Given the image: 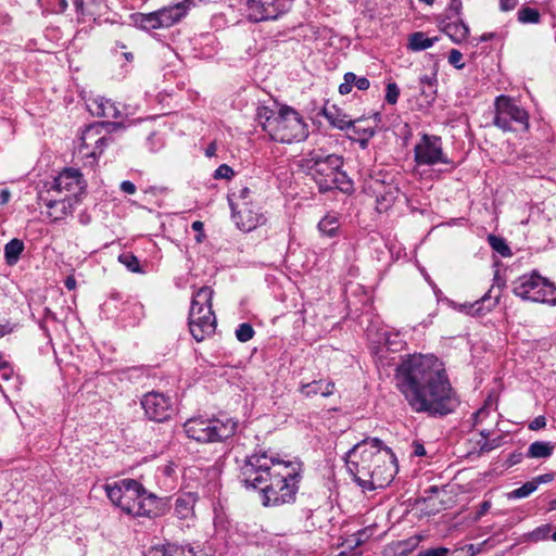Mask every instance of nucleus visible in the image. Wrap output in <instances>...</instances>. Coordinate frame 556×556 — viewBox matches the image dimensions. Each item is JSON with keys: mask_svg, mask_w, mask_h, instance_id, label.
<instances>
[{"mask_svg": "<svg viewBox=\"0 0 556 556\" xmlns=\"http://www.w3.org/2000/svg\"><path fill=\"white\" fill-rule=\"evenodd\" d=\"M443 31L455 43L465 41L469 36V27L464 23L463 20L445 23L443 26Z\"/></svg>", "mask_w": 556, "mask_h": 556, "instance_id": "cd10ccee", "label": "nucleus"}, {"mask_svg": "<svg viewBox=\"0 0 556 556\" xmlns=\"http://www.w3.org/2000/svg\"><path fill=\"white\" fill-rule=\"evenodd\" d=\"M99 143H94L93 147L90 148L89 152H86L85 154L87 156L97 159L100 157V155L104 152L105 148L113 141L112 136L106 135L103 132V135L100 137Z\"/></svg>", "mask_w": 556, "mask_h": 556, "instance_id": "a19ab883", "label": "nucleus"}, {"mask_svg": "<svg viewBox=\"0 0 556 556\" xmlns=\"http://www.w3.org/2000/svg\"><path fill=\"white\" fill-rule=\"evenodd\" d=\"M197 502V497L193 493H186L175 501V515L179 519H188L193 515L194 504Z\"/></svg>", "mask_w": 556, "mask_h": 556, "instance_id": "a878e982", "label": "nucleus"}, {"mask_svg": "<svg viewBox=\"0 0 556 556\" xmlns=\"http://www.w3.org/2000/svg\"><path fill=\"white\" fill-rule=\"evenodd\" d=\"M382 447V441L372 438L355 444L345 456L348 471L354 481L365 490L367 481L372 478V468Z\"/></svg>", "mask_w": 556, "mask_h": 556, "instance_id": "423d86ee", "label": "nucleus"}, {"mask_svg": "<svg viewBox=\"0 0 556 556\" xmlns=\"http://www.w3.org/2000/svg\"><path fill=\"white\" fill-rule=\"evenodd\" d=\"M192 0H184L174 5L164 7L155 11L162 28H167L178 23L188 12Z\"/></svg>", "mask_w": 556, "mask_h": 556, "instance_id": "a211bd4d", "label": "nucleus"}, {"mask_svg": "<svg viewBox=\"0 0 556 556\" xmlns=\"http://www.w3.org/2000/svg\"><path fill=\"white\" fill-rule=\"evenodd\" d=\"M52 5V11L56 14L65 12L67 9V0H48Z\"/></svg>", "mask_w": 556, "mask_h": 556, "instance_id": "864d4df0", "label": "nucleus"}, {"mask_svg": "<svg viewBox=\"0 0 556 556\" xmlns=\"http://www.w3.org/2000/svg\"><path fill=\"white\" fill-rule=\"evenodd\" d=\"M521 457H522L521 453H518V454L513 453L509 455L507 463L509 466L516 465L521 460Z\"/></svg>", "mask_w": 556, "mask_h": 556, "instance_id": "338daca9", "label": "nucleus"}, {"mask_svg": "<svg viewBox=\"0 0 556 556\" xmlns=\"http://www.w3.org/2000/svg\"><path fill=\"white\" fill-rule=\"evenodd\" d=\"M493 124L504 131L528 130L529 114L514 98L501 94L494 101Z\"/></svg>", "mask_w": 556, "mask_h": 556, "instance_id": "1a4fd4ad", "label": "nucleus"}, {"mask_svg": "<svg viewBox=\"0 0 556 556\" xmlns=\"http://www.w3.org/2000/svg\"><path fill=\"white\" fill-rule=\"evenodd\" d=\"M546 426V419L544 416H538L535 417L530 424L529 429L530 430H540L543 429Z\"/></svg>", "mask_w": 556, "mask_h": 556, "instance_id": "5fc2aeb1", "label": "nucleus"}, {"mask_svg": "<svg viewBox=\"0 0 556 556\" xmlns=\"http://www.w3.org/2000/svg\"><path fill=\"white\" fill-rule=\"evenodd\" d=\"M334 389V382L331 380H314L312 382L302 383L300 392L306 397H312L317 394L328 397L333 394Z\"/></svg>", "mask_w": 556, "mask_h": 556, "instance_id": "393cba45", "label": "nucleus"}, {"mask_svg": "<svg viewBox=\"0 0 556 556\" xmlns=\"http://www.w3.org/2000/svg\"><path fill=\"white\" fill-rule=\"evenodd\" d=\"M498 444H492L489 440H485L482 444H480L481 452H490L496 448Z\"/></svg>", "mask_w": 556, "mask_h": 556, "instance_id": "69168bd1", "label": "nucleus"}, {"mask_svg": "<svg viewBox=\"0 0 556 556\" xmlns=\"http://www.w3.org/2000/svg\"><path fill=\"white\" fill-rule=\"evenodd\" d=\"M126 485L127 486H123V497L117 507L127 515L132 516V506L134 508L137 506V502H139L143 486L135 479H127Z\"/></svg>", "mask_w": 556, "mask_h": 556, "instance_id": "aec40b11", "label": "nucleus"}, {"mask_svg": "<svg viewBox=\"0 0 556 556\" xmlns=\"http://www.w3.org/2000/svg\"><path fill=\"white\" fill-rule=\"evenodd\" d=\"M462 0H451L447 8L446 18L452 20L453 17L459 16L462 13Z\"/></svg>", "mask_w": 556, "mask_h": 556, "instance_id": "3c124183", "label": "nucleus"}, {"mask_svg": "<svg viewBox=\"0 0 556 556\" xmlns=\"http://www.w3.org/2000/svg\"><path fill=\"white\" fill-rule=\"evenodd\" d=\"M494 286H492L486 293L475 302H465L456 306L457 311L472 317L484 316L490 313L500 302L501 290L498 289L495 294Z\"/></svg>", "mask_w": 556, "mask_h": 556, "instance_id": "dca6fc26", "label": "nucleus"}, {"mask_svg": "<svg viewBox=\"0 0 556 556\" xmlns=\"http://www.w3.org/2000/svg\"><path fill=\"white\" fill-rule=\"evenodd\" d=\"M513 293L523 301L556 305V287L536 271L517 278L513 282Z\"/></svg>", "mask_w": 556, "mask_h": 556, "instance_id": "6e6552de", "label": "nucleus"}, {"mask_svg": "<svg viewBox=\"0 0 556 556\" xmlns=\"http://www.w3.org/2000/svg\"><path fill=\"white\" fill-rule=\"evenodd\" d=\"M303 166L308 170L318 190L321 193L338 189L349 192L352 182L342 170L343 159L337 154H325L321 151H312L303 159Z\"/></svg>", "mask_w": 556, "mask_h": 556, "instance_id": "7ed1b4c3", "label": "nucleus"}, {"mask_svg": "<svg viewBox=\"0 0 556 556\" xmlns=\"http://www.w3.org/2000/svg\"><path fill=\"white\" fill-rule=\"evenodd\" d=\"M235 176V170L227 164L219 165L214 174L213 177L215 179H231Z\"/></svg>", "mask_w": 556, "mask_h": 556, "instance_id": "a18cd8bd", "label": "nucleus"}, {"mask_svg": "<svg viewBox=\"0 0 556 556\" xmlns=\"http://www.w3.org/2000/svg\"><path fill=\"white\" fill-rule=\"evenodd\" d=\"M395 386L415 413L444 417L460 404L444 364L434 355L414 354L395 368Z\"/></svg>", "mask_w": 556, "mask_h": 556, "instance_id": "f257e3e1", "label": "nucleus"}, {"mask_svg": "<svg viewBox=\"0 0 556 556\" xmlns=\"http://www.w3.org/2000/svg\"><path fill=\"white\" fill-rule=\"evenodd\" d=\"M361 121H358L356 123V127L359 129V132H355L356 135H359L361 138L358 139L359 142H361V146L362 147H366L367 146V142L370 138H372L376 134L375 129L374 128H370V127H367V128H362L358 123Z\"/></svg>", "mask_w": 556, "mask_h": 556, "instance_id": "09e8293b", "label": "nucleus"}, {"mask_svg": "<svg viewBox=\"0 0 556 556\" xmlns=\"http://www.w3.org/2000/svg\"><path fill=\"white\" fill-rule=\"evenodd\" d=\"M164 513V503L162 498L153 493H149L144 488L140 495L137 506L132 507L134 517L155 518Z\"/></svg>", "mask_w": 556, "mask_h": 556, "instance_id": "f3484780", "label": "nucleus"}, {"mask_svg": "<svg viewBox=\"0 0 556 556\" xmlns=\"http://www.w3.org/2000/svg\"><path fill=\"white\" fill-rule=\"evenodd\" d=\"M437 40V37L430 38L422 31H416L409 36L407 49L415 52L422 51L432 47Z\"/></svg>", "mask_w": 556, "mask_h": 556, "instance_id": "c756f323", "label": "nucleus"}, {"mask_svg": "<svg viewBox=\"0 0 556 556\" xmlns=\"http://www.w3.org/2000/svg\"><path fill=\"white\" fill-rule=\"evenodd\" d=\"M463 54L459 50L452 49L448 54V63L457 70L465 67V63L462 62Z\"/></svg>", "mask_w": 556, "mask_h": 556, "instance_id": "8fccbe9b", "label": "nucleus"}, {"mask_svg": "<svg viewBox=\"0 0 556 556\" xmlns=\"http://www.w3.org/2000/svg\"><path fill=\"white\" fill-rule=\"evenodd\" d=\"M413 453L415 456H425L426 455V448L424 444L419 441L413 442Z\"/></svg>", "mask_w": 556, "mask_h": 556, "instance_id": "680f3d73", "label": "nucleus"}, {"mask_svg": "<svg viewBox=\"0 0 556 556\" xmlns=\"http://www.w3.org/2000/svg\"><path fill=\"white\" fill-rule=\"evenodd\" d=\"M277 112L267 105H260L256 109L255 119L262 126V129L269 134V127L276 122Z\"/></svg>", "mask_w": 556, "mask_h": 556, "instance_id": "473e14b6", "label": "nucleus"}, {"mask_svg": "<svg viewBox=\"0 0 556 556\" xmlns=\"http://www.w3.org/2000/svg\"><path fill=\"white\" fill-rule=\"evenodd\" d=\"M268 136L281 143L303 141L308 136L307 125L296 110L283 104L277 111L276 122L269 127Z\"/></svg>", "mask_w": 556, "mask_h": 556, "instance_id": "0eeeda50", "label": "nucleus"}, {"mask_svg": "<svg viewBox=\"0 0 556 556\" xmlns=\"http://www.w3.org/2000/svg\"><path fill=\"white\" fill-rule=\"evenodd\" d=\"M517 0H500V9L503 12H508L514 10L517 7Z\"/></svg>", "mask_w": 556, "mask_h": 556, "instance_id": "4d7b16f0", "label": "nucleus"}, {"mask_svg": "<svg viewBox=\"0 0 556 556\" xmlns=\"http://www.w3.org/2000/svg\"><path fill=\"white\" fill-rule=\"evenodd\" d=\"M86 189V181L78 169H63L52 182L50 190L56 192H66L65 197L77 200V195L81 194Z\"/></svg>", "mask_w": 556, "mask_h": 556, "instance_id": "2eb2a0df", "label": "nucleus"}, {"mask_svg": "<svg viewBox=\"0 0 556 556\" xmlns=\"http://www.w3.org/2000/svg\"><path fill=\"white\" fill-rule=\"evenodd\" d=\"M400 97V88L396 83L390 81L386 87V102L388 104H396Z\"/></svg>", "mask_w": 556, "mask_h": 556, "instance_id": "c03bdc74", "label": "nucleus"}, {"mask_svg": "<svg viewBox=\"0 0 556 556\" xmlns=\"http://www.w3.org/2000/svg\"><path fill=\"white\" fill-rule=\"evenodd\" d=\"M121 190L124 192V193H127V194H134L137 190L136 186L134 182L129 181V180H124L122 184H121Z\"/></svg>", "mask_w": 556, "mask_h": 556, "instance_id": "bf43d9fd", "label": "nucleus"}, {"mask_svg": "<svg viewBox=\"0 0 556 556\" xmlns=\"http://www.w3.org/2000/svg\"><path fill=\"white\" fill-rule=\"evenodd\" d=\"M25 249L24 242L17 238L10 240L4 245V257L8 265H15Z\"/></svg>", "mask_w": 556, "mask_h": 556, "instance_id": "7c9ffc66", "label": "nucleus"}, {"mask_svg": "<svg viewBox=\"0 0 556 556\" xmlns=\"http://www.w3.org/2000/svg\"><path fill=\"white\" fill-rule=\"evenodd\" d=\"M118 124L116 123H109V122H97L93 124L88 125L81 136V146L80 151L89 150L91 147H93L94 143H99L101 140L100 137L103 135V132H109V128H115Z\"/></svg>", "mask_w": 556, "mask_h": 556, "instance_id": "6ab92c4d", "label": "nucleus"}, {"mask_svg": "<svg viewBox=\"0 0 556 556\" xmlns=\"http://www.w3.org/2000/svg\"><path fill=\"white\" fill-rule=\"evenodd\" d=\"M238 420L229 417L189 418L184 424L185 433L189 439L200 443L223 442L235 435Z\"/></svg>", "mask_w": 556, "mask_h": 556, "instance_id": "20e7f679", "label": "nucleus"}, {"mask_svg": "<svg viewBox=\"0 0 556 556\" xmlns=\"http://www.w3.org/2000/svg\"><path fill=\"white\" fill-rule=\"evenodd\" d=\"M451 551L444 546L431 547L420 551L417 556H448Z\"/></svg>", "mask_w": 556, "mask_h": 556, "instance_id": "de8ad7c7", "label": "nucleus"}, {"mask_svg": "<svg viewBox=\"0 0 556 556\" xmlns=\"http://www.w3.org/2000/svg\"><path fill=\"white\" fill-rule=\"evenodd\" d=\"M488 242L491 248L502 256L507 257L511 255L510 248L507 245L504 238L497 237L495 235H489Z\"/></svg>", "mask_w": 556, "mask_h": 556, "instance_id": "ea45409f", "label": "nucleus"}, {"mask_svg": "<svg viewBox=\"0 0 556 556\" xmlns=\"http://www.w3.org/2000/svg\"><path fill=\"white\" fill-rule=\"evenodd\" d=\"M84 1L85 0H73L75 10L80 15H85Z\"/></svg>", "mask_w": 556, "mask_h": 556, "instance_id": "774afa93", "label": "nucleus"}, {"mask_svg": "<svg viewBox=\"0 0 556 556\" xmlns=\"http://www.w3.org/2000/svg\"><path fill=\"white\" fill-rule=\"evenodd\" d=\"M400 193L396 186H388L382 192L377 194V210L379 212H387L395 202Z\"/></svg>", "mask_w": 556, "mask_h": 556, "instance_id": "c85d7f7f", "label": "nucleus"}, {"mask_svg": "<svg viewBox=\"0 0 556 556\" xmlns=\"http://www.w3.org/2000/svg\"><path fill=\"white\" fill-rule=\"evenodd\" d=\"M551 532V526L549 525H543L541 527H538L530 533V538L532 541L538 542L541 540H545L548 538V534Z\"/></svg>", "mask_w": 556, "mask_h": 556, "instance_id": "49530a36", "label": "nucleus"}, {"mask_svg": "<svg viewBox=\"0 0 556 556\" xmlns=\"http://www.w3.org/2000/svg\"><path fill=\"white\" fill-rule=\"evenodd\" d=\"M293 0H240L251 22L276 20L291 8Z\"/></svg>", "mask_w": 556, "mask_h": 556, "instance_id": "9d476101", "label": "nucleus"}, {"mask_svg": "<svg viewBox=\"0 0 556 556\" xmlns=\"http://www.w3.org/2000/svg\"><path fill=\"white\" fill-rule=\"evenodd\" d=\"M317 227L321 235L333 238L340 228L339 218L336 214L328 213L320 219Z\"/></svg>", "mask_w": 556, "mask_h": 556, "instance_id": "72a5a7b5", "label": "nucleus"}, {"mask_svg": "<svg viewBox=\"0 0 556 556\" xmlns=\"http://www.w3.org/2000/svg\"><path fill=\"white\" fill-rule=\"evenodd\" d=\"M228 202L232 212L231 217L240 230L250 232L265 224L266 217L252 202L236 203L231 198H228Z\"/></svg>", "mask_w": 556, "mask_h": 556, "instance_id": "4468645a", "label": "nucleus"}, {"mask_svg": "<svg viewBox=\"0 0 556 556\" xmlns=\"http://www.w3.org/2000/svg\"><path fill=\"white\" fill-rule=\"evenodd\" d=\"M491 508V502L484 501L480 504L478 510L476 511L475 520H479L482 516H484L489 509Z\"/></svg>", "mask_w": 556, "mask_h": 556, "instance_id": "6e6d98bb", "label": "nucleus"}, {"mask_svg": "<svg viewBox=\"0 0 556 556\" xmlns=\"http://www.w3.org/2000/svg\"><path fill=\"white\" fill-rule=\"evenodd\" d=\"M324 115L333 127L340 130L352 129L353 132H359V129L356 127L358 119H351L334 105L329 109L325 108Z\"/></svg>", "mask_w": 556, "mask_h": 556, "instance_id": "5701e85b", "label": "nucleus"}, {"mask_svg": "<svg viewBox=\"0 0 556 556\" xmlns=\"http://www.w3.org/2000/svg\"><path fill=\"white\" fill-rule=\"evenodd\" d=\"M535 484L533 481H528L522 484L520 488L515 489L509 493V498H522L529 496L531 493L535 491Z\"/></svg>", "mask_w": 556, "mask_h": 556, "instance_id": "37998d69", "label": "nucleus"}, {"mask_svg": "<svg viewBox=\"0 0 556 556\" xmlns=\"http://www.w3.org/2000/svg\"><path fill=\"white\" fill-rule=\"evenodd\" d=\"M11 199V192L8 189L0 191V205L7 204Z\"/></svg>", "mask_w": 556, "mask_h": 556, "instance_id": "0e129e2a", "label": "nucleus"}, {"mask_svg": "<svg viewBox=\"0 0 556 556\" xmlns=\"http://www.w3.org/2000/svg\"><path fill=\"white\" fill-rule=\"evenodd\" d=\"M144 416L154 422H165L173 414L172 399L159 391L146 393L140 401Z\"/></svg>", "mask_w": 556, "mask_h": 556, "instance_id": "ddd939ff", "label": "nucleus"}, {"mask_svg": "<svg viewBox=\"0 0 556 556\" xmlns=\"http://www.w3.org/2000/svg\"><path fill=\"white\" fill-rule=\"evenodd\" d=\"M344 81L339 86V92L341 94H349L352 91L353 86L358 90L365 91L370 87L368 78L356 76L353 72H348L343 76Z\"/></svg>", "mask_w": 556, "mask_h": 556, "instance_id": "bb28decb", "label": "nucleus"}, {"mask_svg": "<svg viewBox=\"0 0 556 556\" xmlns=\"http://www.w3.org/2000/svg\"><path fill=\"white\" fill-rule=\"evenodd\" d=\"M553 478H554L553 473H544V475H540V476L535 477L532 481L535 484V489H538V486L541 483L551 482L553 480Z\"/></svg>", "mask_w": 556, "mask_h": 556, "instance_id": "13d9d810", "label": "nucleus"}, {"mask_svg": "<svg viewBox=\"0 0 556 556\" xmlns=\"http://www.w3.org/2000/svg\"><path fill=\"white\" fill-rule=\"evenodd\" d=\"M255 334L253 327L249 323L240 324L236 330V338L240 342L250 341Z\"/></svg>", "mask_w": 556, "mask_h": 556, "instance_id": "79ce46f5", "label": "nucleus"}, {"mask_svg": "<svg viewBox=\"0 0 556 556\" xmlns=\"http://www.w3.org/2000/svg\"><path fill=\"white\" fill-rule=\"evenodd\" d=\"M89 111L98 117L113 119L121 117V111L118 110L117 105L110 99L102 97L92 100V102L89 104Z\"/></svg>", "mask_w": 556, "mask_h": 556, "instance_id": "b1692460", "label": "nucleus"}, {"mask_svg": "<svg viewBox=\"0 0 556 556\" xmlns=\"http://www.w3.org/2000/svg\"><path fill=\"white\" fill-rule=\"evenodd\" d=\"M517 20L521 24H538L541 21V15L536 9L522 7L517 13Z\"/></svg>", "mask_w": 556, "mask_h": 556, "instance_id": "e433bc0d", "label": "nucleus"}, {"mask_svg": "<svg viewBox=\"0 0 556 556\" xmlns=\"http://www.w3.org/2000/svg\"><path fill=\"white\" fill-rule=\"evenodd\" d=\"M421 538L412 536L407 540L400 541L395 544V555L396 556H407L410 552H413L418 544L420 543Z\"/></svg>", "mask_w": 556, "mask_h": 556, "instance_id": "4c0bfd02", "label": "nucleus"}, {"mask_svg": "<svg viewBox=\"0 0 556 556\" xmlns=\"http://www.w3.org/2000/svg\"><path fill=\"white\" fill-rule=\"evenodd\" d=\"M554 445L551 442L535 441L530 444L527 456L530 458H547L553 454Z\"/></svg>", "mask_w": 556, "mask_h": 556, "instance_id": "f704fd0d", "label": "nucleus"}, {"mask_svg": "<svg viewBox=\"0 0 556 556\" xmlns=\"http://www.w3.org/2000/svg\"><path fill=\"white\" fill-rule=\"evenodd\" d=\"M414 160L417 165L450 164L444 155L442 139L435 135L422 134L420 141L414 148Z\"/></svg>", "mask_w": 556, "mask_h": 556, "instance_id": "f8f14e48", "label": "nucleus"}, {"mask_svg": "<svg viewBox=\"0 0 556 556\" xmlns=\"http://www.w3.org/2000/svg\"><path fill=\"white\" fill-rule=\"evenodd\" d=\"M397 471L396 458L389 447L382 446L372 468V478L365 490H376L389 485Z\"/></svg>", "mask_w": 556, "mask_h": 556, "instance_id": "9b49d317", "label": "nucleus"}, {"mask_svg": "<svg viewBox=\"0 0 556 556\" xmlns=\"http://www.w3.org/2000/svg\"><path fill=\"white\" fill-rule=\"evenodd\" d=\"M77 200L71 197H64L62 199L47 200L45 205L48 207V215L53 222H60L67 215L72 214L73 206Z\"/></svg>", "mask_w": 556, "mask_h": 556, "instance_id": "4be33fe9", "label": "nucleus"}, {"mask_svg": "<svg viewBox=\"0 0 556 556\" xmlns=\"http://www.w3.org/2000/svg\"><path fill=\"white\" fill-rule=\"evenodd\" d=\"M191 228L194 231L199 232V235L197 236L195 239H197L198 242H201L202 241V237H203L204 224L201 220H195V222L192 223Z\"/></svg>", "mask_w": 556, "mask_h": 556, "instance_id": "052dcab7", "label": "nucleus"}, {"mask_svg": "<svg viewBox=\"0 0 556 556\" xmlns=\"http://www.w3.org/2000/svg\"><path fill=\"white\" fill-rule=\"evenodd\" d=\"M488 415V410L485 408H480L479 410H477L476 413H473L472 415V418H473V425L476 426L477 424L480 422L481 418L483 416H486Z\"/></svg>", "mask_w": 556, "mask_h": 556, "instance_id": "e2e57ef3", "label": "nucleus"}, {"mask_svg": "<svg viewBox=\"0 0 556 556\" xmlns=\"http://www.w3.org/2000/svg\"><path fill=\"white\" fill-rule=\"evenodd\" d=\"M146 556H207L202 551H195L190 546H179L176 544H166L154 546L148 549Z\"/></svg>", "mask_w": 556, "mask_h": 556, "instance_id": "412c9836", "label": "nucleus"}, {"mask_svg": "<svg viewBox=\"0 0 556 556\" xmlns=\"http://www.w3.org/2000/svg\"><path fill=\"white\" fill-rule=\"evenodd\" d=\"M127 479H122L119 481H115L113 483H106L104 485V490L106 493V496L110 498V501L115 505L118 506V504L122 501L124 488L126 485Z\"/></svg>", "mask_w": 556, "mask_h": 556, "instance_id": "c9c22d12", "label": "nucleus"}, {"mask_svg": "<svg viewBox=\"0 0 556 556\" xmlns=\"http://www.w3.org/2000/svg\"><path fill=\"white\" fill-rule=\"evenodd\" d=\"M131 17L135 25L142 30L162 28L155 11L151 13H136Z\"/></svg>", "mask_w": 556, "mask_h": 556, "instance_id": "2f4dec72", "label": "nucleus"}, {"mask_svg": "<svg viewBox=\"0 0 556 556\" xmlns=\"http://www.w3.org/2000/svg\"><path fill=\"white\" fill-rule=\"evenodd\" d=\"M301 479L300 464L278 462L266 452L248 455L239 472L245 489L262 492L264 506L294 503Z\"/></svg>", "mask_w": 556, "mask_h": 556, "instance_id": "f03ea898", "label": "nucleus"}, {"mask_svg": "<svg viewBox=\"0 0 556 556\" xmlns=\"http://www.w3.org/2000/svg\"><path fill=\"white\" fill-rule=\"evenodd\" d=\"M118 261L126 266L131 273L143 274L144 269L141 267L140 262L136 255L130 252L122 253Z\"/></svg>", "mask_w": 556, "mask_h": 556, "instance_id": "58836bf2", "label": "nucleus"}, {"mask_svg": "<svg viewBox=\"0 0 556 556\" xmlns=\"http://www.w3.org/2000/svg\"><path fill=\"white\" fill-rule=\"evenodd\" d=\"M251 195V190L248 187H242L238 190V192H232L231 198L236 203L250 202L249 198Z\"/></svg>", "mask_w": 556, "mask_h": 556, "instance_id": "603ef678", "label": "nucleus"}, {"mask_svg": "<svg viewBox=\"0 0 556 556\" xmlns=\"http://www.w3.org/2000/svg\"><path fill=\"white\" fill-rule=\"evenodd\" d=\"M213 289L204 286L192 298L189 311V330L197 342H202L216 330V317L212 309Z\"/></svg>", "mask_w": 556, "mask_h": 556, "instance_id": "39448f33", "label": "nucleus"}]
</instances>
